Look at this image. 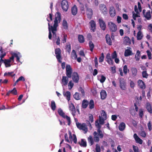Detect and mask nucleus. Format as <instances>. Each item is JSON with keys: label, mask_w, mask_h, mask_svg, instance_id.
I'll list each match as a JSON object with an SVG mask.
<instances>
[{"label": "nucleus", "mask_w": 152, "mask_h": 152, "mask_svg": "<svg viewBox=\"0 0 152 152\" xmlns=\"http://www.w3.org/2000/svg\"><path fill=\"white\" fill-rule=\"evenodd\" d=\"M56 15L55 19L54 20V23L53 26H50V23H48V28L49 31L48 38L50 39L52 38V32L53 35V42H55L56 39L58 36H57L56 34L57 31V27L58 26V23H60L61 20V14L59 12H57Z\"/></svg>", "instance_id": "nucleus-1"}, {"label": "nucleus", "mask_w": 152, "mask_h": 152, "mask_svg": "<svg viewBox=\"0 0 152 152\" xmlns=\"http://www.w3.org/2000/svg\"><path fill=\"white\" fill-rule=\"evenodd\" d=\"M76 126L77 128L80 130H82L85 134L86 133L88 132V128L86 124L78 123H76Z\"/></svg>", "instance_id": "nucleus-2"}, {"label": "nucleus", "mask_w": 152, "mask_h": 152, "mask_svg": "<svg viewBox=\"0 0 152 152\" xmlns=\"http://www.w3.org/2000/svg\"><path fill=\"white\" fill-rule=\"evenodd\" d=\"M66 77L69 78H71L73 73L72 69L70 65L67 64L66 67Z\"/></svg>", "instance_id": "nucleus-3"}, {"label": "nucleus", "mask_w": 152, "mask_h": 152, "mask_svg": "<svg viewBox=\"0 0 152 152\" xmlns=\"http://www.w3.org/2000/svg\"><path fill=\"white\" fill-rule=\"evenodd\" d=\"M85 6L86 9L87 17L89 20H90L91 19L93 15V10L91 8L88 7L87 4H86Z\"/></svg>", "instance_id": "nucleus-4"}, {"label": "nucleus", "mask_w": 152, "mask_h": 152, "mask_svg": "<svg viewBox=\"0 0 152 152\" xmlns=\"http://www.w3.org/2000/svg\"><path fill=\"white\" fill-rule=\"evenodd\" d=\"M55 53L56 54V57L57 59L58 62L60 63H61V60L62 59L61 56V51L59 48H57L55 50Z\"/></svg>", "instance_id": "nucleus-5"}, {"label": "nucleus", "mask_w": 152, "mask_h": 152, "mask_svg": "<svg viewBox=\"0 0 152 152\" xmlns=\"http://www.w3.org/2000/svg\"><path fill=\"white\" fill-rule=\"evenodd\" d=\"M107 59V61L109 64L113 65V61L112 59H114V51L112 54V58L110 56V54L109 53L107 54L106 56Z\"/></svg>", "instance_id": "nucleus-6"}, {"label": "nucleus", "mask_w": 152, "mask_h": 152, "mask_svg": "<svg viewBox=\"0 0 152 152\" xmlns=\"http://www.w3.org/2000/svg\"><path fill=\"white\" fill-rule=\"evenodd\" d=\"M61 5L62 9L65 11H67L69 7V5L68 1L66 0H62Z\"/></svg>", "instance_id": "nucleus-7"}, {"label": "nucleus", "mask_w": 152, "mask_h": 152, "mask_svg": "<svg viewBox=\"0 0 152 152\" xmlns=\"http://www.w3.org/2000/svg\"><path fill=\"white\" fill-rule=\"evenodd\" d=\"M72 79L75 83H77L79 82V75L76 72H73L72 75Z\"/></svg>", "instance_id": "nucleus-8"}, {"label": "nucleus", "mask_w": 152, "mask_h": 152, "mask_svg": "<svg viewBox=\"0 0 152 152\" xmlns=\"http://www.w3.org/2000/svg\"><path fill=\"white\" fill-rule=\"evenodd\" d=\"M99 9L102 13L104 15L107 14V9L106 5L104 4H101L99 5Z\"/></svg>", "instance_id": "nucleus-9"}, {"label": "nucleus", "mask_w": 152, "mask_h": 152, "mask_svg": "<svg viewBox=\"0 0 152 152\" xmlns=\"http://www.w3.org/2000/svg\"><path fill=\"white\" fill-rule=\"evenodd\" d=\"M69 77L66 76H63L61 83L63 86H65L67 85L69 81Z\"/></svg>", "instance_id": "nucleus-10"}, {"label": "nucleus", "mask_w": 152, "mask_h": 152, "mask_svg": "<svg viewBox=\"0 0 152 152\" xmlns=\"http://www.w3.org/2000/svg\"><path fill=\"white\" fill-rule=\"evenodd\" d=\"M145 10H143V13L144 17L148 20H150L151 18V12L150 10H148L146 12Z\"/></svg>", "instance_id": "nucleus-11"}, {"label": "nucleus", "mask_w": 152, "mask_h": 152, "mask_svg": "<svg viewBox=\"0 0 152 152\" xmlns=\"http://www.w3.org/2000/svg\"><path fill=\"white\" fill-rule=\"evenodd\" d=\"M91 26V30L94 32L95 31L96 29V24L95 21L94 20H91L89 22Z\"/></svg>", "instance_id": "nucleus-12"}, {"label": "nucleus", "mask_w": 152, "mask_h": 152, "mask_svg": "<svg viewBox=\"0 0 152 152\" xmlns=\"http://www.w3.org/2000/svg\"><path fill=\"white\" fill-rule=\"evenodd\" d=\"M132 54V49L130 47H127V49H126L124 52V56L126 57L129 56L131 55Z\"/></svg>", "instance_id": "nucleus-13"}, {"label": "nucleus", "mask_w": 152, "mask_h": 152, "mask_svg": "<svg viewBox=\"0 0 152 152\" xmlns=\"http://www.w3.org/2000/svg\"><path fill=\"white\" fill-rule=\"evenodd\" d=\"M69 109L71 111L72 113L74 116L75 115L76 109L74 104L73 103H71L69 106Z\"/></svg>", "instance_id": "nucleus-14"}, {"label": "nucleus", "mask_w": 152, "mask_h": 152, "mask_svg": "<svg viewBox=\"0 0 152 152\" xmlns=\"http://www.w3.org/2000/svg\"><path fill=\"white\" fill-rule=\"evenodd\" d=\"M99 23L101 28L103 30L105 29L106 26L104 22L101 19H99Z\"/></svg>", "instance_id": "nucleus-15"}, {"label": "nucleus", "mask_w": 152, "mask_h": 152, "mask_svg": "<svg viewBox=\"0 0 152 152\" xmlns=\"http://www.w3.org/2000/svg\"><path fill=\"white\" fill-rule=\"evenodd\" d=\"M133 137L137 143L142 144L143 142L142 140L140 138L136 133L134 134Z\"/></svg>", "instance_id": "nucleus-16"}, {"label": "nucleus", "mask_w": 152, "mask_h": 152, "mask_svg": "<svg viewBox=\"0 0 152 152\" xmlns=\"http://www.w3.org/2000/svg\"><path fill=\"white\" fill-rule=\"evenodd\" d=\"M124 43L126 45H129L131 43V40L128 37H125L124 39Z\"/></svg>", "instance_id": "nucleus-17"}, {"label": "nucleus", "mask_w": 152, "mask_h": 152, "mask_svg": "<svg viewBox=\"0 0 152 152\" xmlns=\"http://www.w3.org/2000/svg\"><path fill=\"white\" fill-rule=\"evenodd\" d=\"M137 83L138 85L141 89H144L145 88V85L144 82L141 80H139Z\"/></svg>", "instance_id": "nucleus-18"}, {"label": "nucleus", "mask_w": 152, "mask_h": 152, "mask_svg": "<svg viewBox=\"0 0 152 152\" xmlns=\"http://www.w3.org/2000/svg\"><path fill=\"white\" fill-rule=\"evenodd\" d=\"M105 38L107 43L109 45H112V41L110 38V35L107 34L105 36Z\"/></svg>", "instance_id": "nucleus-19"}, {"label": "nucleus", "mask_w": 152, "mask_h": 152, "mask_svg": "<svg viewBox=\"0 0 152 152\" xmlns=\"http://www.w3.org/2000/svg\"><path fill=\"white\" fill-rule=\"evenodd\" d=\"M77 9L76 6L75 5L71 8V12L74 15H76L77 13Z\"/></svg>", "instance_id": "nucleus-20"}, {"label": "nucleus", "mask_w": 152, "mask_h": 152, "mask_svg": "<svg viewBox=\"0 0 152 152\" xmlns=\"http://www.w3.org/2000/svg\"><path fill=\"white\" fill-rule=\"evenodd\" d=\"M89 104L88 101L86 100H83L82 102V105L83 108L85 109L87 108Z\"/></svg>", "instance_id": "nucleus-21"}, {"label": "nucleus", "mask_w": 152, "mask_h": 152, "mask_svg": "<svg viewBox=\"0 0 152 152\" xmlns=\"http://www.w3.org/2000/svg\"><path fill=\"white\" fill-rule=\"evenodd\" d=\"M109 13L111 17H114V7L112 5L110 6Z\"/></svg>", "instance_id": "nucleus-22"}, {"label": "nucleus", "mask_w": 152, "mask_h": 152, "mask_svg": "<svg viewBox=\"0 0 152 152\" xmlns=\"http://www.w3.org/2000/svg\"><path fill=\"white\" fill-rule=\"evenodd\" d=\"M10 94L17 95V91L15 88H14L12 90L9 91L6 94V95H9Z\"/></svg>", "instance_id": "nucleus-23"}, {"label": "nucleus", "mask_w": 152, "mask_h": 152, "mask_svg": "<svg viewBox=\"0 0 152 152\" xmlns=\"http://www.w3.org/2000/svg\"><path fill=\"white\" fill-rule=\"evenodd\" d=\"M65 49L69 53H70L71 50V45L70 42L67 43L65 46Z\"/></svg>", "instance_id": "nucleus-24"}, {"label": "nucleus", "mask_w": 152, "mask_h": 152, "mask_svg": "<svg viewBox=\"0 0 152 152\" xmlns=\"http://www.w3.org/2000/svg\"><path fill=\"white\" fill-rule=\"evenodd\" d=\"M93 134L94 141L96 142H98L99 141V138L98 137L99 136L97 135V132L96 131L94 132Z\"/></svg>", "instance_id": "nucleus-25"}, {"label": "nucleus", "mask_w": 152, "mask_h": 152, "mask_svg": "<svg viewBox=\"0 0 152 152\" xmlns=\"http://www.w3.org/2000/svg\"><path fill=\"white\" fill-rule=\"evenodd\" d=\"M125 127L126 125L125 124L124 122H121L119 126V129L120 131H122L125 129Z\"/></svg>", "instance_id": "nucleus-26"}, {"label": "nucleus", "mask_w": 152, "mask_h": 152, "mask_svg": "<svg viewBox=\"0 0 152 152\" xmlns=\"http://www.w3.org/2000/svg\"><path fill=\"white\" fill-rule=\"evenodd\" d=\"M108 25L110 30L113 32H114V23L112 22H109Z\"/></svg>", "instance_id": "nucleus-27"}, {"label": "nucleus", "mask_w": 152, "mask_h": 152, "mask_svg": "<svg viewBox=\"0 0 152 152\" xmlns=\"http://www.w3.org/2000/svg\"><path fill=\"white\" fill-rule=\"evenodd\" d=\"M89 108L91 110L94 107V101L92 99H91L89 102Z\"/></svg>", "instance_id": "nucleus-28"}, {"label": "nucleus", "mask_w": 152, "mask_h": 152, "mask_svg": "<svg viewBox=\"0 0 152 152\" xmlns=\"http://www.w3.org/2000/svg\"><path fill=\"white\" fill-rule=\"evenodd\" d=\"M78 39L79 42L80 43H83L85 41L84 37L82 35H79L78 36Z\"/></svg>", "instance_id": "nucleus-29"}, {"label": "nucleus", "mask_w": 152, "mask_h": 152, "mask_svg": "<svg viewBox=\"0 0 152 152\" xmlns=\"http://www.w3.org/2000/svg\"><path fill=\"white\" fill-rule=\"evenodd\" d=\"M140 52L139 51V50H137V52L135 56V58L136 60L138 61L140 59Z\"/></svg>", "instance_id": "nucleus-30"}, {"label": "nucleus", "mask_w": 152, "mask_h": 152, "mask_svg": "<svg viewBox=\"0 0 152 152\" xmlns=\"http://www.w3.org/2000/svg\"><path fill=\"white\" fill-rule=\"evenodd\" d=\"M58 114L60 116L65 118V116L66 115H65V113L61 109H59L58 110Z\"/></svg>", "instance_id": "nucleus-31"}, {"label": "nucleus", "mask_w": 152, "mask_h": 152, "mask_svg": "<svg viewBox=\"0 0 152 152\" xmlns=\"http://www.w3.org/2000/svg\"><path fill=\"white\" fill-rule=\"evenodd\" d=\"M143 36V35L141 31H139L137 34V38L138 40L141 39Z\"/></svg>", "instance_id": "nucleus-32"}, {"label": "nucleus", "mask_w": 152, "mask_h": 152, "mask_svg": "<svg viewBox=\"0 0 152 152\" xmlns=\"http://www.w3.org/2000/svg\"><path fill=\"white\" fill-rule=\"evenodd\" d=\"M78 143L82 147H85L87 146L86 142V141H84L83 139H82L81 142H79Z\"/></svg>", "instance_id": "nucleus-33"}, {"label": "nucleus", "mask_w": 152, "mask_h": 152, "mask_svg": "<svg viewBox=\"0 0 152 152\" xmlns=\"http://www.w3.org/2000/svg\"><path fill=\"white\" fill-rule=\"evenodd\" d=\"M11 62V61L10 60H8V59H5V61H4V64L6 67H9L11 66V64L10 63Z\"/></svg>", "instance_id": "nucleus-34"}, {"label": "nucleus", "mask_w": 152, "mask_h": 152, "mask_svg": "<svg viewBox=\"0 0 152 152\" xmlns=\"http://www.w3.org/2000/svg\"><path fill=\"white\" fill-rule=\"evenodd\" d=\"M146 109L148 112L150 113H152V109L151 105L149 103H147L146 107Z\"/></svg>", "instance_id": "nucleus-35"}, {"label": "nucleus", "mask_w": 152, "mask_h": 152, "mask_svg": "<svg viewBox=\"0 0 152 152\" xmlns=\"http://www.w3.org/2000/svg\"><path fill=\"white\" fill-rule=\"evenodd\" d=\"M15 74H14V72H6L4 73V76H10L12 77H13L15 75Z\"/></svg>", "instance_id": "nucleus-36"}, {"label": "nucleus", "mask_w": 152, "mask_h": 152, "mask_svg": "<svg viewBox=\"0 0 152 152\" xmlns=\"http://www.w3.org/2000/svg\"><path fill=\"white\" fill-rule=\"evenodd\" d=\"M88 142L90 143V146L94 144V140L91 136H89L88 138Z\"/></svg>", "instance_id": "nucleus-37"}, {"label": "nucleus", "mask_w": 152, "mask_h": 152, "mask_svg": "<svg viewBox=\"0 0 152 152\" xmlns=\"http://www.w3.org/2000/svg\"><path fill=\"white\" fill-rule=\"evenodd\" d=\"M89 45L90 48V50L91 52L93 51V49L94 48V45L91 41H90L89 43Z\"/></svg>", "instance_id": "nucleus-38"}, {"label": "nucleus", "mask_w": 152, "mask_h": 152, "mask_svg": "<svg viewBox=\"0 0 152 152\" xmlns=\"http://www.w3.org/2000/svg\"><path fill=\"white\" fill-rule=\"evenodd\" d=\"M51 107L52 110L54 111L56 108V105L54 101H52L51 102Z\"/></svg>", "instance_id": "nucleus-39"}, {"label": "nucleus", "mask_w": 152, "mask_h": 152, "mask_svg": "<svg viewBox=\"0 0 152 152\" xmlns=\"http://www.w3.org/2000/svg\"><path fill=\"white\" fill-rule=\"evenodd\" d=\"M132 75L134 76H135L137 75V70L136 68L134 67H132L131 69Z\"/></svg>", "instance_id": "nucleus-40"}, {"label": "nucleus", "mask_w": 152, "mask_h": 152, "mask_svg": "<svg viewBox=\"0 0 152 152\" xmlns=\"http://www.w3.org/2000/svg\"><path fill=\"white\" fill-rule=\"evenodd\" d=\"M101 117L102 118H103L104 119H107V115L105 112L104 110H102L101 112Z\"/></svg>", "instance_id": "nucleus-41"}, {"label": "nucleus", "mask_w": 152, "mask_h": 152, "mask_svg": "<svg viewBox=\"0 0 152 152\" xmlns=\"http://www.w3.org/2000/svg\"><path fill=\"white\" fill-rule=\"evenodd\" d=\"M97 135L99 136L101 138H102L104 136L103 134L102 133V131L100 130V129H97Z\"/></svg>", "instance_id": "nucleus-42"}, {"label": "nucleus", "mask_w": 152, "mask_h": 152, "mask_svg": "<svg viewBox=\"0 0 152 152\" xmlns=\"http://www.w3.org/2000/svg\"><path fill=\"white\" fill-rule=\"evenodd\" d=\"M62 26L65 29H66L68 28L67 23L66 20H64L62 23Z\"/></svg>", "instance_id": "nucleus-43"}, {"label": "nucleus", "mask_w": 152, "mask_h": 152, "mask_svg": "<svg viewBox=\"0 0 152 152\" xmlns=\"http://www.w3.org/2000/svg\"><path fill=\"white\" fill-rule=\"evenodd\" d=\"M99 122L100 124L103 125L104 124V121L106 119H104V118H102L100 116H99Z\"/></svg>", "instance_id": "nucleus-44"}, {"label": "nucleus", "mask_w": 152, "mask_h": 152, "mask_svg": "<svg viewBox=\"0 0 152 152\" xmlns=\"http://www.w3.org/2000/svg\"><path fill=\"white\" fill-rule=\"evenodd\" d=\"M95 124L96 127L98 129H101V126L100 123H99L98 120H97L95 121Z\"/></svg>", "instance_id": "nucleus-45"}, {"label": "nucleus", "mask_w": 152, "mask_h": 152, "mask_svg": "<svg viewBox=\"0 0 152 152\" xmlns=\"http://www.w3.org/2000/svg\"><path fill=\"white\" fill-rule=\"evenodd\" d=\"M95 124L96 127L98 129H101V126L100 123H99L98 120H97L95 121Z\"/></svg>", "instance_id": "nucleus-46"}, {"label": "nucleus", "mask_w": 152, "mask_h": 152, "mask_svg": "<svg viewBox=\"0 0 152 152\" xmlns=\"http://www.w3.org/2000/svg\"><path fill=\"white\" fill-rule=\"evenodd\" d=\"M104 54L103 53H102L101 54V56H100L99 58V61L100 63L104 61Z\"/></svg>", "instance_id": "nucleus-47"}, {"label": "nucleus", "mask_w": 152, "mask_h": 152, "mask_svg": "<svg viewBox=\"0 0 152 152\" xmlns=\"http://www.w3.org/2000/svg\"><path fill=\"white\" fill-rule=\"evenodd\" d=\"M0 52H1L0 53V57H1L2 56H3V57H4V56L6 55V53H3V51L2 49V47H0Z\"/></svg>", "instance_id": "nucleus-48"}, {"label": "nucleus", "mask_w": 152, "mask_h": 152, "mask_svg": "<svg viewBox=\"0 0 152 152\" xmlns=\"http://www.w3.org/2000/svg\"><path fill=\"white\" fill-rule=\"evenodd\" d=\"M72 56L75 59H76L77 58V55L76 52L74 50H72Z\"/></svg>", "instance_id": "nucleus-49"}, {"label": "nucleus", "mask_w": 152, "mask_h": 152, "mask_svg": "<svg viewBox=\"0 0 152 152\" xmlns=\"http://www.w3.org/2000/svg\"><path fill=\"white\" fill-rule=\"evenodd\" d=\"M132 13L133 14V18L135 20H136L137 17H140V16L139 15V13H136V14L134 12H133Z\"/></svg>", "instance_id": "nucleus-50"}, {"label": "nucleus", "mask_w": 152, "mask_h": 152, "mask_svg": "<svg viewBox=\"0 0 152 152\" xmlns=\"http://www.w3.org/2000/svg\"><path fill=\"white\" fill-rule=\"evenodd\" d=\"M106 79V77L103 75H102L101 76V79L99 81L101 83H103L105 81Z\"/></svg>", "instance_id": "nucleus-51"}, {"label": "nucleus", "mask_w": 152, "mask_h": 152, "mask_svg": "<svg viewBox=\"0 0 152 152\" xmlns=\"http://www.w3.org/2000/svg\"><path fill=\"white\" fill-rule=\"evenodd\" d=\"M96 147L95 150L96 152H100L101 149L100 145L98 144H96Z\"/></svg>", "instance_id": "nucleus-52"}, {"label": "nucleus", "mask_w": 152, "mask_h": 152, "mask_svg": "<svg viewBox=\"0 0 152 152\" xmlns=\"http://www.w3.org/2000/svg\"><path fill=\"white\" fill-rule=\"evenodd\" d=\"M123 71L124 73L126 75L127 72H129V70L128 69L127 66L125 65L124 67Z\"/></svg>", "instance_id": "nucleus-53"}, {"label": "nucleus", "mask_w": 152, "mask_h": 152, "mask_svg": "<svg viewBox=\"0 0 152 152\" xmlns=\"http://www.w3.org/2000/svg\"><path fill=\"white\" fill-rule=\"evenodd\" d=\"M74 86V83L72 82V81H69L68 84V86L69 89L72 88Z\"/></svg>", "instance_id": "nucleus-54"}, {"label": "nucleus", "mask_w": 152, "mask_h": 152, "mask_svg": "<svg viewBox=\"0 0 152 152\" xmlns=\"http://www.w3.org/2000/svg\"><path fill=\"white\" fill-rule=\"evenodd\" d=\"M65 118H66L68 121V125H70L71 124V120L70 118L67 115L65 116Z\"/></svg>", "instance_id": "nucleus-55"}, {"label": "nucleus", "mask_w": 152, "mask_h": 152, "mask_svg": "<svg viewBox=\"0 0 152 152\" xmlns=\"http://www.w3.org/2000/svg\"><path fill=\"white\" fill-rule=\"evenodd\" d=\"M142 76L143 77L146 78L148 77V75L146 71H143L142 72Z\"/></svg>", "instance_id": "nucleus-56"}, {"label": "nucleus", "mask_w": 152, "mask_h": 152, "mask_svg": "<svg viewBox=\"0 0 152 152\" xmlns=\"http://www.w3.org/2000/svg\"><path fill=\"white\" fill-rule=\"evenodd\" d=\"M25 81V79L24 77L22 76L20 77L17 80L16 83H18L19 81Z\"/></svg>", "instance_id": "nucleus-57"}, {"label": "nucleus", "mask_w": 152, "mask_h": 152, "mask_svg": "<svg viewBox=\"0 0 152 152\" xmlns=\"http://www.w3.org/2000/svg\"><path fill=\"white\" fill-rule=\"evenodd\" d=\"M146 53H147L148 56V59H151L152 58V57L150 51L149 50H147L146 51Z\"/></svg>", "instance_id": "nucleus-58"}, {"label": "nucleus", "mask_w": 152, "mask_h": 152, "mask_svg": "<svg viewBox=\"0 0 152 152\" xmlns=\"http://www.w3.org/2000/svg\"><path fill=\"white\" fill-rule=\"evenodd\" d=\"M140 134L141 136L143 137H145L146 136V134L144 131H141L140 133Z\"/></svg>", "instance_id": "nucleus-59"}, {"label": "nucleus", "mask_w": 152, "mask_h": 152, "mask_svg": "<svg viewBox=\"0 0 152 152\" xmlns=\"http://www.w3.org/2000/svg\"><path fill=\"white\" fill-rule=\"evenodd\" d=\"M139 114L140 117L142 118L143 115V111L142 109H140Z\"/></svg>", "instance_id": "nucleus-60"}, {"label": "nucleus", "mask_w": 152, "mask_h": 152, "mask_svg": "<svg viewBox=\"0 0 152 152\" xmlns=\"http://www.w3.org/2000/svg\"><path fill=\"white\" fill-rule=\"evenodd\" d=\"M133 148L134 152H139V148L137 146L133 145Z\"/></svg>", "instance_id": "nucleus-61"}, {"label": "nucleus", "mask_w": 152, "mask_h": 152, "mask_svg": "<svg viewBox=\"0 0 152 152\" xmlns=\"http://www.w3.org/2000/svg\"><path fill=\"white\" fill-rule=\"evenodd\" d=\"M126 84H120V88L122 90H125L126 89Z\"/></svg>", "instance_id": "nucleus-62"}, {"label": "nucleus", "mask_w": 152, "mask_h": 152, "mask_svg": "<svg viewBox=\"0 0 152 152\" xmlns=\"http://www.w3.org/2000/svg\"><path fill=\"white\" fill-rule=\"evenodd\" d=\"M79 91L80 92L82 95H84L85 93L84 90L81 87H80L79 89Z\"/></svg>", "instance_id": "nucleus-63"}, {"label": "nucleus", "mask_w": 152, "mask_h": 152, "mask_svg": "<svg viewBox=\"0 0 152 152\" xmlns=\"http://www.w3.org/2000/svg\"><path fill=\"white\" fill-rule=\"evenodd\" d=\"M67 35L66 34L64 35L62 39L63 43H65L66 42Z\"/></svg>", "instance_id": "nucleus-64"}]
</instances>
